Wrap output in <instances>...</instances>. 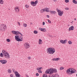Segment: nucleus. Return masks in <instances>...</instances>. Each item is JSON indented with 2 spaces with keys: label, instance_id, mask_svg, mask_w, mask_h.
<instances>
[{
  "label": "nucleus",
  "instance_id": "nucleus-1",
  "mask_svg": "<svg viewBox=\"0 0 77 77\" xmlns=\"http://www.w3.org/2000/svg\"><path fill=\"white\" fill-rule=\"evenodd\" d=\"M47 52L48 54H53L55 52V49L52 48H48L47 49Z\"/></svg>",
  "mask_w": 77,
  "mask_h": 77
},
{
  "label": "nucleus",
  "instance_id": "nucleus-2",
  "mask_svg": "<svg viewBox=\"0 0 77 77\" xmlns=\"http://www.w3.org/2000/svg\"><path fill=\"white\" fill-rule=\"evenodd\" d=\"M6 28V25L5 24H2L1 26V30L2 31H5V29Z\"/></svg>",
  "mask_w": 77,
  "mask_h": 77
},
{
  "label": "nucleus",
  "instance_id": "nucleus-3",
  "mask_svg": "<svg viewBox=\"0 0 77 77\" xmlns=\"http://www.w3.org/2000/svg\"><path fill=\"white\" fill-rule=\"evenodd\" d=\"M24 47L25 49H27V48H29L30 47V45L27 43H26L24 44Z\"/></svg>",
  "mask_w": 77,
  "mask_h": 77
},
{
  "label": "nucleus",
  "instance_id": "nucleus-4",
  "mask_svg": "<svg viewBox=\"0 0 77 77\" xmlns=\"http://www.w3.org/2000/svg\"><path fill=\"white\" fill-rule=\"evenodd\" d=\"M37 3H38V1L37 0L35 2L32 1L31 2V5L33 6H35L36 5Z\"/></svg>",
  "mask_w": 77,
  "mask_h": 77
},
{
  "label": "nucleus",
  "instance_id": "nucleus-5",
  "mask_svg": "<svg viewBox=\"0 0 77 77\" xmlns=\"http://www.w3.org/2000/svg\"><path fill=\"white\" fill-rule=\"evenodd\" d=\"M66 72L67 74H68L69 75H70V74H72V73L71 72V71L70 68L69 69L66 70Z\"/></svg>",
  "mask_w": 77,
  "mask_h": 77
},
{
  "label": "nucleus",
  "instance_id": "nucleus-6",
  "mask_svg": "<svg viewBox=\"0 0 77 77\" xmlns=\"http://www.w3.org/2000/svg\"><path fill=\"white\" fill-rule=\"evenodd\" d=\"M57 12H58V14L60 16H62V15H63V11H61L60 10H58Z\"/></svg>",
  "mask_w": 77,
  "mask_h": 77
},
{
  "label": "nucleus",
  "instance_id": "nucleus-7",
  "mask_svg": "<svg viewBox=\"0 0 77 77\" xmlns=\"http://www.w3.org/2000/svg\"><path fill=\"white\" fill-rule=\"evenodd\" d=\"M51 72L53 74V72H57V70L56 69L51 68Z\"/></svg>",
  "mask_w": 77,
  "mask_h": 77
},
{
  "label": "nucleus",
  "instance_id": "nucleus-8",
  "mask_svg": "<svg viewBox=\"0 0 77 77\" xmlns=\"http://www.w3.org/2000/svg\"><path fill=\"white\" fill-rule=\"evenodd\" d=\"M51 69H48L46 71V74H52L51 72Z\"/></svg>",
  "mask_w": 77,
  "mask_h": 77
},
{
  "label": "nucleus",
  "instance_id": "nucleus-9",
  "mask_svg": "<svg viewBox=\"0 0 77 77\" xmlns=\"http://www.w3.org/2000/svg\"><path fill=\"white\" fill-rule=\"evenodd\" d=\"M70 69L72 72V74H73V73L75 72L76 71L75 69H74V68H70Z\"/></svg>",
  "mask_w": 77,
  "mask_h": 77
},
{
  "label": "nucleus",
  "instance_id": "nucleus-10",
  "mask_svg": "<svg viewBox=\"0 0 77 77\" xmlns=\"http://www.w3.org/2000/svg\"><path fill=\"white\" fill-rule=\"evenodd\" d=\"M14 10L16 12H18L20 11V8H19L15 7Z\"/></svg>",
  "mask_w": 77,
  "mask_h": 77
},
{
  "label": "nucleus",
  "instance_id": "nucleus-11",
  "mask_svg": "<svg viewBox=\"0 0 77 77\" xmlns=\"http://www.w3.org/2000/svg\"><path fill=\"white\" fill-rule=\"evenodd\" d=\"M2 52L4 56L6 54H8V53L7 52V51H6V50H3Z\"/></svg>",
  "mask_w": 77,
  "mask_h": 77
},
{
  "label": "nucleus",
  "instance_id": "nucleus-12",
  "mask_svg": "<svg viewBox=\"0 0 77 77\" xmlns=\"http://www.w3.org/2000/svg\"><path fill=\"white\" fill-rule=\"evenodd\" d=\"M5 58H6L7 59H8V58H9L10 57L9 56V54L8 53V54H7L5 55H4Z\"/></svg>",
  "mask_w": 77,
  "mask_h": 77
},
{
  "label": "nucleus",
  "instance_id": "nucleus-13",
  "mask_svg": "<svg viewBox=\"0 0 77 77\" xmlns=\"http://www.w3.org/2000/svg\"><path fill=\"white\" fill-rule=\"evenodd\" d=\"M15 73L16 77H20V75L17 71H15Z\"/></svg>",
  "mask_w": 77,
  "mask_h": 77
},
{
  "label": "nucleus",
  "instance_id": "nucleus-14",
  "mask_svg": "<svg viewBox=\"0 0 77 77\" xmlns=\"http://www.w3.org/2000/svg\"><path fill=\"white\" fill-rule=\"evenodd\" d=\"M66 41H67V40L65 39V40L63 41V40H60V42L61 43H62V44H65V43H66V42H66Z\"/></svg>",
  "mask_w": 77,
  "mask_h": 77
},
{
  "label": "nucleus",
  "instance_id": "nucleus-15",
  "mask_svg": "<svg viewBox=\"0 0 77 77\" xmlns=\"http://www.w3.org/2000/svg\"><path fill=\"white\" fill-rule=\"evenodd\" d=\"M0 62L2 64H5L6 63V60H0Z\"/></svg>",
  "mask_w": 77,
  "mask_h": 77
},
{
  "label": "nucleus",
  "instance_id": "nucleus-16",
  "mask_svg": "<svg viewBox=\"0 0 77 77\" xmlns=\"http://www.w3.org/2000/svg\"><path fill=\"white\" fill-rule=\"evenodd\" d=\"M74 30V26H72L70 27L69 29V30L70 31V30Z\"/></svg>",
  "mask_w": 77,
  "mask_h": 77
},
{
  "label": "nucleus",
  "instance_id": "nucleus-17",
  "mask_svg": "<svg viewBox=\"0 0 77 77\" xmlns=\"http://www.w3.org/2000/svg\"><path fill=\"white\" fill-rule=\"evenodd\" d=\"M49 10H50L49 9V8H45V11L46 12H49Z\"/></svg>",
  "mask_w": 77,
  "mask_h": 77
},
{
  "label": "nucleus",
  "instance_id": "nucleus-18",
  "mask_svg": "<svg viewBox=\"0 0 77 77\" xmlns=\"http://www.w3.org/2000/svg\"><path fill=\"white\" fill-rule=\"evenodd\" d=\"M20 38V37L18 35H17V36L16 35L15 36V39L16 40L18 39H19L20 38Z\"/></svg>",
  "mask_w": 77,
  "mask_h": 77
},
{
  "label": "nucleus",
  "instance_id": "nucleus-19",
  "mask_svg": "<svg viewBox=\"0 0 77 77\" xmlns=\"http://www.w3.org/2000/svg\"><path fill=\"white\" fill-rule=\"evenodd\" d=\"M72 2L74 3L75 4H77V1H75V0H73L72 1Z\"/></svg>",
  "mask_w": 77,
  "mask_h": 77
},
{
  "label": "nucleus",
  "instance_id": "nucleus-20",
  "mask_svg": "<svg viewBox=\"0 0 77 77\" xmlns=\"http://www.w3.org/2000/svg\"><path fill=\"white\" fill-rule=\"evenodd\" d=\"M19 34H20V32L18 31H16V35L17 36V35H19Z\"/></svg>",
  "mask_w": 77,
  "mask_h": 77
},
{
  "label": "nucleus",
  "instance_id": "nucleus-21",
  "mask_svg": "<svg viewBox=\"0 0 77 77\" xmlns=\"http://www.w3.org/2000/svg\"><path fill=\"white\" fill-rule=\"evenodd\" d=\"M16 41H18L19 42V41H23V40L21 39H20L19 38L17 39V40Z\"/></svg>",
  "mask_w": 77,
  "mask_h": 77
},
{
  "label": "nucleus",
  "instance_id": "nucleus-22",
  "mask_svg": "<svg viewBox=\"0 0 77 77\" xmlns=\"http://www.w3.org/2000/svg\"><path fill=\"white\" fill-rule=\"evenodd\" d=\"M41 42H42V40H41V39H39V44H41Z\"/></svg>",
  "mask_w": 77,
  "mask_h": 77
},
{
  "label": "nucleus",
  "instance_id": "nucleus-23",
  "mask_svg": "<svg viewBox=\"0 0 77 77\" xmlns=\"http://www.w3.org/2000/svg\"><path fill=\"white\" fill-rule=\"evenodd\" d=\"M63 69H64V68L62 66L60 67V70H62Z\"/></svg>",
  "mask_w": 77,
  "mask_h": 77
},
{
  "label": "nucleus",
  "instance_id": "nucleus-24",
  "mask_svg": "<svg viewBox=\"0 0 77 77\" xmlns=\"http://www.w3.org/2000/svg\"><path fill=\"white\" fill-rule=\"evenodd\" d=\"M48 77H56V76L54 75H50Z\"/></svg>",
  "mask_w": 77,
  "mask_h": 77
},
{
  "label": "nucleus",
  "instance_id": "nucleus-25",
  "mask_svg": "<svg viewBox=\"0 0 77 77\" xmlns=\"http://www.w3.org/2000/svg\"><path fill=\"white\" fill-rule=\"evenodd\" d=\"M50 12L52 14H55V11H50Z\"/></svg>",
  "mask_w": 77,
  "mask_h": 77
},
{
  "label": "nucleus",
  "instance_id": "nucleus-26",
  "mask_svg": "<svg viewBox=\"0 0 77 77\" xmlns=\"http://www.w3.org/2000/svg\"><path fill=\"white\" fill-rule=\"evenodd\" d=\"M43 77H48L47 74H44L43 76Z\"/></svg>",
  "mask_w": 77,
  "mask_h": 77
},
{
  "label": "nucleus",
  "instance_id": "nucleus-27",
  "mask_svg": "<svg viewBox=\"0 0 77 77\" xmlns=\"http://www.w3.org/2000/svg\"><path fill=\"white\" fill-rule=\"evenodd\" d=\"M0 4H1V5L3 4V1L2 0H1L0 1Z\"/></svg>",
  "mask_w": 77,
  "mask_h": 77
},
{
  "label": "nucleus",
  "instance_id": "nucleus-28",
  "mask_svg": "<svg viewBox=\"0 0 77 77\" xmlns=\"http://www.w3.org/2000/svg\"><path fill=\"white\" fill-rule=\"evenodd\" d=\"M12 33H13V34H14V35H16V31H12Z\"/></svg>",
  "mask_w": 77,
  "mask_h": 77
},
{
  "label": "nucleus",
  "instance_id": "nucleus-29",
  "mask_svg": "<svg viewBox=\"0 0 77 77\" xmlns=\"http://www.w3.org/2000/svg\"><path fill=\"white\" fill-rule=\"evenodd\" d=\"M23 26L25 27H27V24L26 23H24L23 24Z\"/></svg>",
  "mask_w": 77,
  "mask_h": 77
},
{
  "label": "nucleus",
  "instance_id": "nucleus-30",
  "mask_svg": "<svg viewBox=\"0 0 77 77\" xmlns=\"http://www.w3.org/2000/svg\"><path fill=\"white\" fill-rule=\"evenodd\" d=\"M34 33H35V34H37V33H38V31H34Z\"/></svg>",
  "mask_w": 77,
  "mask_h": 77
},
{
  "label": "nucleus",
  "instance_id": "nucleus-31",
  "mask_svg": "<svg viewBox=\"0 0 77 77\" xmlns=\"http://www.w3.org/2000/svg\"><path fill=\"white\" fill-rule=\"evenodd\" d=\"M39 29L40 30H41V31H42V32H43V28H39Z\"/></svg>",
  "mask_w": 77,
  "mask_h": 77
},
{
  "label": "nucleus",
  "instance_id": "nucleus-32",
  "mask_svg": "<svg viewBox=\"0 0 77 77\" xmlns=\"http://www.w3.org/2000/svg\"><path fill=\"white\" fill-rule=\"evenodd\" d=\"M3 53H1V54H0V56L1 57H3Z\"/></svg>",
  "mask_w": 77,
  "mask_h": 77
},
{
  "label": "nucleus",
  "instance_id": "nucleus-33",
  "mask_svg": "<svg viewBox=\"0 0 77 77\" xmlns=\"http://www.w3.org/2000/svg\"><path fill=\"white\" fill-rule=\"evenodd\" d=\"M6 41H7V42H9L10 41V40L9 39H6Z\"/></svg>",
  "mask_w": 77,
  "mask_h": 77
},
{
  "label": "nucleus",
  "instance_id": "nucleus-34",
  "mask_svg": "<svg viewBox=\"0 0 77 77\" xmlns=\"http://www.w3.org/2000/svg\"><path fill=\"white\" fill-rule=\"evenodd\" d=\"M68 43L69 44H72V42H71L70 41H69L68 42Z\"/></svg>",
  "mask_w": 77,
  "mask_h": 77
},
{
  "label": "nucleus",
  "instance_id": "nucleus-35",
  "mask_svg": "<svg viewBox=\"0 0 77 77\" xmlns=\"http://www.w3.org/2000/svg\"><path fill=\"white\" fill-rule=\"evenodd\" d=\"M65 2L66 3H69V0H65Z\"/></svg>",
  "mask_w": 77,
  "mask_h": 77
},
{
  "label": "nucleus",
  "instance_id": "nucleus-36",
  "mask_svg": "<svg viewBox=\"0 0 77 77\" xmlns=\"http://www.w3.org/2000/svg\"><path fill=\"white\" fill-rule=\"evenodd\" d=\"M46 31V30L45 29H43V32H45Z\"/></svg>",
  "mask_w": 77,
  "mask_h": 77
},
{
  "label": "nucleus",
  "instance_id": "nucleus-37",
  "mask_svg": "<svg viewBox=\"0 0 77 77\" xmlns=\"http://www.w3.org/2000/svg\"><path fill=\"white\" fill-rule=\"evenodd\" d=\"M25 7L26 8H29V5H25Z\"/></svg>",
  "mask_w": 77,
  "mask_h": 77
},
{
  "label": "nucleus",
  "instance_id": "nucleus-38",
  "mask_svg": "<svg viewBox=\"0 0 77 77\" xmlns=\"http://www.w3.org/2000/svg\"><path fill=\"white\" fill-rule=\"evenodd\" d=\"M38 72L39 73H42V71L41 70H38Z\"/></svg>",
  "mask_w": 77,
  "mask_h": 77
},
{
  "label": "nucleus",
  "instance_id": "nucleus-39",
  "mask_svg": "<svg viewBox=\"0 0 77 77\" xmlns=\"http://www.w3.org/2000/svg\"><path fill=\"white\" fill-rule=\"evenodd\" d=\"M27 58L29 59V60H30V59H31V57H28Z\"/></svg>",
  "mask_w": 77,
  "mask_h": 77
},
{
  "label": "nucleus",
  "instance_id": "nucleus-40",
  "mask_svg": "<svg viewBox=\"0 0 77 77\" xmlns=\"http://www.w3.org/2000/svg\"><path fill=\"white\" fill-rule=\"evenodd\" d=\"M41 13H42L43 12V9H42L40 11Z\"/></svg>",
  "mask_w": 77,
  "mask_h": 77
},
{
  "label": "nucleus",
  "instance_id": "nucleus-41",
  "mask_svg": "<svg viewBox=\"0 0 77 77\" xmlns=\"http://www.w3.org/2000/svg\"><path fill=\"white\" fill-rule=\"evenodd\" d=\"M10 77H14V75L13 74H11L10 75Z\"/></svg>",
  "mask_w": 77,
  "mask_h": 77
},
{
  "label": "nucleus",
  "instance_id": "nucleus-42",
  "mask_svg": "<svg viewBox=\"0 0 77 77\" xmlns=\"http://www.w3.org/2000/svg\"><path fill=\"white\" fill-rule=\"evenodd\" d=\"M17 23L18 25H19V26H20V22H17Z\"/></svg>",
  "mask_w": 77,
  "mask_h": 77
},
{
  "label": "nucleus",
  "instance_id": "nucleus-43",
  "mask_svg": "<svg viewBox=\"0 0 77 77\" xmlns=\"http://www.w3.org/2000/svg\"><path fill=\"white\" fill-rule=\"evenodd\" d=\"M52 60L53 61H56V58H54L52 59Z\"/></svg>",
  "mask_w": 77,
  "mask_h": 77
},
{
  "label": "nucleus",
  "instance_id": "nucleus-44",
  "mask_svg": "<svg viewBox=\"0 0 77 77\" xmlns=\"http://www.w3.org/2000/svg\"><path fill=\"white\" fill-rule=\"evenodd\" d=\"M59 58H56V61H57L58 60H59Z\"/></svg>",
  "mask_w": 77,
  "mask_h": 77
},
{
  "label": "nucleus",
  "instance_id": "nucleus-45",
  "mask_svg": "<svg viewBox=\"0 0 77 77\" xmlns=\"http://www.w3.org/2000/svg\"><path fill=\"white\" fill-rule=\"evenodd\" d=\"M48 22L49 23H51V21H50V20H48Z\"/></svg>",
  "mask_w": 77,
  "mask_h": 77
},
{
  "label": "nucleus",
  "instance_id": "nucleus-46",
  "mask_svg": "<svg viewBox=\"0 0 77 77\" xmlns=\"http://www.w3.org/2000/svg\"><path fill=\"white\" fill-rule=\"evenodd\" d=\"M8 72H11V70L8 69Z\"/></svg>",
  "mask_w": 77,
  "mask_h": 77
},
{
  "label": "nucleus",
  "instance_id": "nucleus-47",
  "mask_svg": "<svg viewBox=\"0 0 77 77\" xmlns=\"http://www.w3.org/2000/svg\"><path fill=\"white\" fill-rule=\"evenodd\" d=\"M36 76H38V75H39V74L38 73H37L36 74Z\"/></svg>",
  "mask_w": 77,
  "mask_h": 77
},
{
  "label": "nucleus",
  "instance_id": "nucleus-48",
  "mask_svg": "<svg viewBox=\"0 0 77 77\" xmlns=\"http://www.w3.org/2000/svg\"><path fill=\"white\" fill-rule=\"evenodd\" d=\"M37 70H38V71L39 70V67H38L37 69H36Z\"/></svg>",
  "mask_w": 77,
  "mask_h": 77
},
{
  "label": "nucleus",
  "instance_id": "nucleus-49",
  "mask_svg": "<svg viewBox=\"0 0 77 77\" xmlns=\"http://www.w3.org/2000/svg\"><path fill=\"white\" fill-rule=\"evenodd\" d=\"M66 10H69V8H65Z\"/></svg>",
  "mask_w": 77,
  "mask_h": 77
},
{
  "label": "nucleus",
  "instance_id": "nucleus-50",
  "mask_svg": "<svg viewBox=\"0 0 77 77\" xmlns=\"http://www.w3.org/2000/svg\"><path fill=\"white\" fill-rule=\"evenodd\" d=\"M46 17L47 18H49L50 17V16H49V15H47L46 16Z\"/></svg>",
  "mask_w": 77,
  "mask_h": 77
},
{
  "label": "nucleus",
  "instance_id": "nucleus-51",
  "mask_svg": "<svg viewBox=\"0 0 77 77\" xmlns=\"http://www.w3.org/2000/svg\"><path fill=\"white\" fill-rule=\"evenodd\" d=\"M45 12V9H43V11Z\"/></svg>",
  "mask_w": 77,
  "mask_h": 77
},
{
  "label": "nucleus",
  "instance_id": "nucleus-52",
  "mask_svg": "<svg viewBox=\"0 0 77 77\" xmlns=\"http://www.w3.org/2000/svg\"><path fill=\"white\" fill-rule=\"evenodd\" d=\"M42 67H40V68H39V70H41V69H42Z\"/></svg>",
  "mask_w": 77,
  "mask_h": 77
},
{
  "label": "nucleus",
  "instance_id": "nucleus-53",
  "mask_svg": "<svg viewBox=\"0 0 77 77\" xmlns=\"http://www.w3.org/2000/svg\"><path fill=\"white\" fill-rule=\"evenodd\" d=\"M43 25H45V22H44L43 23Z\"/></svg>",
  "mask_w": 77,
  "mask_h": 77
},
{
  "label": "nucleus",
  "instance_id": "nucleus-54",
  "mask_svg": "<svg viewBox=\"0 0 77 77\" xmlns=\"http://www.w3.org/2000/svg\"><path fill=\"white\" fill-rule=\"evenodd\" d=\"M49 36H50V37H51V38L53 37V36H52V35H50Z\"/></svg>",
  "mask_w": 77,
  "mask_h": 77
},
{
  "label": "nucleus",
  "instance_id": "nucleus-55",
  "mask_svg": "<svg viewBox=\"0 0 77 77\" xmlns=\"http://www.w3.org/2000/svg\"><path fill=\"white\" fill-rule=\"evenodd\" d=\"M19 33L21 35V36H23V35H22V34H21V33Z\"/></svg>",
  "mask_w": 77,
  "mask_h": 77
},
{
  "label": "nucleus",
  "instance_id": "nucleus-56",
  "mask_svg": "<svg viewBox=\"0 0 77 77\" xmlns=\"http://www.w3.org/2000/svg\"><path fill=\"white\" fill-rule=\"evenodd\" d=\"M53 0V1H54V2H56V1L57 0Z\"/></svg>",
  "mask_w": 77,
  "mask_h": 77
},
{
  "label": "nucleus",
  "instance_id": "nucleus-57",
  "mask_svg": "<svg viewBox=\"0 0 77 77\" xmlns=\"http://www.w3.org/2000/svg\"><path fill=\"white\" fill-rule=\"evenodd\" d=\"M26 76H27V77H29V75H26Z\"/></svg>",
  "mask_w": 77,
  "mask_h": 77
},
{
  "label": "nucleus",
  "instance_id": "nucleus-58",
  "mask_svg": "<svg viewBox=\"0 0 77 77\" xmlns=\"http://www.w3.org/2000/svg\"><path fill=\"white\" fill-rule=\"evenodd\" d=\"M74 20H76V18H75L74 19Z\"/></svg>",
  "mask_w": 77,
  "mask_h": 77
},
{
  "label": "nucleus",
  "instance_id": "nucleus-59",
  "mask_svg": "<svg viewBox=\"0 0 77 77\" xmlns=\"http://www.w3.org/2000/svg\"><path fill=\"white\" fill-rule=\"evenodd\" d=\"M57 11H59L58 10V9H57Z\"/></svg>",
  "mask_w": 77,
  "mask_h": 77
},
{
  "label": "nucleus",
  "instance_id": "nucleus-60",
  "mask_svg": "<svg viewBox=\"0 0 77 77\" xmlns=\"http://www.w3.org/2000/svg\"><path fill=\"white\" fill-rule=\"evenodd\" d=\"M13 72H14V69H13Z\"/></svg>",
  "mask_w": 77,
  "mask_h": 77
},
{
  "label": "nucleus",
  "instance_id": "nucleus-61",
  "mask_svg": "<svg viewBox=\"0 0 77 77\" xmlns=\"http://www.w3.org/2000/svg\"><path fill=\"white\" fill-rule=\"evenodd\" d=\"M21 38V39H22V38Z\"/></svg>",
  "mask_w": 77,
  "mask_h": 77
}]
</instances>
